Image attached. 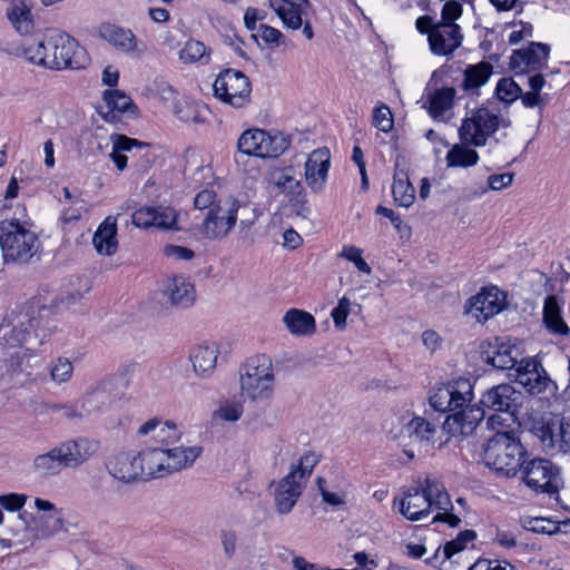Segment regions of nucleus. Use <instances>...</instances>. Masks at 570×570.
Returning a JSON list of instances; mask_svg holds the SVG:
<instances>
[{
  "mask_svg": "<svg viewBox=\"0 0 570 570\" xmlns=\"http://www.w3.org/2000/svg\"><path fill=\"white\" fill-rule=\"evenodd\" d=\"M455 144L446 154L448 167H471L479 161V154L466 146Z\"/></svg>",
  "mask_w": 570,
  "mask_h": 570,
  "instance_id": "obj_43",
  "label": "nucleus"
},
{
  "mask_svg": "<svg viewBox=\"0 0 570 570\" xmlns=\"http://www.w3.org/2000/svg\"><path fill=\"white\" fill-rule=\"evenodd\" d=\"M258 32L263 41L271 46H278L283 39V33L278 29L267 24H259Z\"/></svg>",
  "mask_w": 570,
  "mask_h": 570,
  "instance_id": "obj_63",
  "label": "nucleus"
},
{
  "mask_svg": "<svg viewBox=\"0 0 570 570\" xmlns=\"http://www.w3.org/2000/svg\"><path fill=\"white\" fill-rule=\"evenodd\" d=\"M362 253L363 250L356 246H344L338 254V257H343L348 262H352L360 272L370 275L372 273V268L362 257Z\"/></svg>",
  "mask_w": 570,
  "mask_h": 570,
  "instance_id": "obj_50",
  "label": "nucleus"
},
{
  "mask_svg": "<svg viewBox=\"0 0 570 570\" xmlns=\"http://www.w3.org/2000/svg\"><path fill=\"white\" fill-rule=\"evenodd\" d=\"M558 391L557 384L549 377L547 371L537 362V394L544 393V399L556 396Z\"/></svg>",
  "mask_w": 570,
  "mask_h": 570,
  "instance_id": "obj_51",
  "label": "nucleus"
},
{
  "mask_svg": "<svg viewBox=\"0 0 570 570\" xmlns=\"http://www.w3.org/2000/svg\"><path fill=\"white\" fill-rule=\"evenodd\" d=\"M105 105L98 108V114L108 122H117L120 114L135 108L129 96L120 90H107L104 94Z\"/></svg>",
  "mask_w": 570,
  "mask_h": 570,
  "instance_id": "obj_30",
  "label": "nucleus"
},
{
  "mask_svg": "<svg viewBox=\"0 0 570 570\" xmlns=\"http://www.w3.org/2000/svg\"><path fill=\"white\" fill-rule=\"evenodd\" d=\"M50 48L55 49L52 53L51 69L61 70L66 68L80 69L88 62L85 48L69 35L56 30L55 40L48 42Z\"/></svg>",
  "mask_w": 570,
  "mask_h": 570,
  "instance_id": "obj_14",
  "label": "nucleus"
},
{
  "mask_svg": "<svg viewBox=\"0 0 570 570\" xmlns=\"http://www.w3.org/2000/svg\"><path fill=\"white\" fill-rule=\"evenodd\" d=\"M73 373L72 363L66 357H57L50 365L51 380L57 384H63L70 381Z\"/></svg>",
  "mask_w": 570,
  "mask_h": 570,
  "instance_id": "obj_45",
  "label": "nucleus"
},
{
  "mask_svg": "<svg viewBox=\"0 0 570 570\" xmlns=\"http://www.w3.org/2000/svg\"><path fill=\"white\" fill-rule=\"evenodd\" d=\"M32 466L35 472L43 478L59 474L62 468H65V463L58 446H55L47 453L37 455Z\"/></svg>",
  "mask_w": 570,
  "mask_h": 570,
  "instance_id": "obj_40",
  "label": "nucleus"
},
{
  "mask_svg": "<svg viewBox=\"0 0 570 570\" xmlns=\"http://www.w3.org/2000/svg\"><path fill=\"white\" fill-rule=\"evenodd\" d=\"M33 531L41 539H49L61 531H68L63 511L40 513L33 519Z\"/></svg>",
  "mask_w": 570,
  "mask_h": 570,
  "instance_id": "obj_34",
  "label": "nucleus"
},
{
  "mask_svg": "<svg viewBox=\"0 0 570 570\" xmlns=\"http://www.w3.org/2000/svg\"><path fill=\"white\" fill-rule=\"evenodd\" d=\"M351 305L350 298L343 296L338 301L337 306L332 311L331 316L336 328L344 330L346 327V318L350 314Z\"/></svg>",
  "mask_w": 570,
  "mask_h": 570,
  "instance_id": "obj_56",
  "label": "nucleus"
},
{
  "mask_svg": "<svg viewBox=\"0 0 570 570\" xmlns=\"http://www.w3.org/2000/svg\"><path fill=\"white\" fill-rule=\"evenodd\" d=\"M534 62V42H530L525 50H515L511 57L513 67H530Z\"/></svg>",
  "mask_w": 570,
  "mask_h": 570,
  "instance_id": "obj_60",
  "label": "nucleus"
},
{
  "mask_svg": "<svg viewBox=\"0 0 570 570\" xmlns=\"http://www.w3.org/2000/svg\"><path fill=\"white\" fill-rule=\"evenodd\" d=\"M563 303V298L557 294H547L543 301L542 324L554 336H566L570 333L562 317Z\"/></svg>",
  "mask_w": 570,
  "mask_h": 570,
  "instance_id": "obj_24",
  "label": "nucleus"
},
{
  "mask_svg": "<svg viewBox=\"0 0 570 570\" xmlns=\"http://www.w3.org/2000/svg\"><path fill=\"white\" fill-rule=\"evenodd\" d=\"M206 53V46L197 40H188L179 52V59L185 63L200 60Z\"/></svg>",
  "mask_w": 570,
  "mask_h": 570,
  "instance_id": "obj_49",
  "label": "nucleus"
},
{
  "mask_svg": "<svg viewBox=\"0 0 570 570\" xmlns=\"http://www.w3.org/2000/svg\"><path fill=\"white\" fill-rule=\"evenodd\" d=\"M534 372V363L528 362L524 367L517 370L515 383L521 385L528 393L532 394L534 389L532 373Z\"/></svg>",
  "mask_w": 570,
  "mask_h": 570,
  "instance_id": "obj_58",
  "label": "nucleus"
},
{
  "mask_svg": "<svg viewBox=\"0 0 570 570\" xmlns=\"http://www.w3.org/2000/svg\"><path fill=\"white\" fill-rule=\"evenodd\" d=\"M163 252L165 256L176 261H190L195 257L194 250L178 245H166Z\"/></svg>",
  "mask_w": 570,
  "mask_h": 570,
  "instance_id": "obj_61",
  "label": "nucleus"
},
{
  "mask_svg": "<svg viewBox=\"0 0 570 570\" xmlns=\"http://www.w3.org/2000/svg\"><path fill=\"white\" fill-rule=\"evenodd\" d=\"M56 30H48L32 39H26L21 46L13 48L9 52L17 57H22L29 62L51 69L52 53L55 49L50 48V41L55 40Z\"/></svg>",
  "mask_w": 570,
  "mask_h": 570,
  "instance_id": "obj_20",
  "label": "nucleus"
},
{
  "mask_svg": "<svg viewBox=\"0 0 570 570\" xmlns=\"http://www.w3.org/2000/svg\"><path fill=\"white\" fill-rule=\"evenodd\" d=\"M499 125L498 115L488 108H479L472 111L470 117L463 119L459 128V137L464 144L475 147L484 146L488 138L498 130Z\"/></svg>",
  "mask_w": 570,
  "mask_h": 570,
  "instance_id": "obj_13",
  "label": "nucleus"
},
{
  "mask_svg": "<svg viewBox=\"0 0 570 570\" xmlns=\"http://www.w3.org/2000/svg\"><path fill=\"white\" fill-rule=\"evenodd\" d=\"M213 89L217 99L234 108H244L250 102V81L239 70L220 71L214 81Z\"/></svg>",
  "mask_w": 570,
  "mask_h": 570,
  "instance_id": "obj_8",
  "label": "nucleus"
},
{
  "mask_svg": "<svg viewBox=\"0 0 570 570\" xmlns=\"http://www.w3.org/2000/svg\"><path fill=\"white\" fill-rule=\"evenodd\" d=\"M485 411L483 407L470 405L466 403L461 409L452 411L443 422L442 432L448 434L445 441H440L439 446L445 444L451 436L469 435L478 424L484 419Z\"/></svg>",
  "mask_w": 570,
  "mask_h": 570,
  "instance_id": "obj_17",
  "label": "nucleus"
},
{
  "mask_svg": "<svg viewBox=\"0 0 570 570\" xmlns=\"http://www.w3.org/2000/svg\"><path fill=\"white\" fill-rule=\"evenodd\" d=\"M215 198H216L215 191L209 190V189H204L196 195V197L194 199V205L198 209H206V208L210 209L212 207H214L215 204H217V202H215Z\"/></svg>",
  "mask_w": 570,
  "mask_h": 570,
  "instance_id": "obj_64",
  "label": "nucleus"
},
{
  "mask_svg": "<svg viewBox=\"0 0 570 570\" xmlns=\"http://www.w3.org/2000/svg\"><path fill=\"white\" fill-rule=\"evenodd\" d=\"M476 538V533L473 530H464L459 535L448 541L443 548V554L445 559L452 558L455 553L465 549L469 542H472Z\"/></svg>",
  "mask_w": 570,
  "mask_h": 570,
  "instance_id": "obj_46",
  "label": "nucleus"
},
{
  "mask_svg": "<svg viewBox=\"0 0 570 570\" xmlns=\"http://www.w3.org/2000/svg\"><path fill=\"white\" fill-rule=\"evenodd\" d=\"M537 438L546 454L567 453L570 451V421L564 424L559 414L544 413L537 429Z\"/></svg>",
  "mask_w": 570,
  "mask_h": 570,
  "instance_id": "obj_11",
  "label": "nucleus"
},
{
  "mask_svg": "<svg viewBox=\"0 0 570 570\" xmlns=\"http://www.w3.org/2000/svg\"><path fill=\"white\" fill-rule=\"evenodd\" d=\"M439 432L436 424L423 416H414L402 426L397 439L401 445L428 449L435 445Z\"/></svg>",
  "mask_w": 570,
  "mask_h": 570,
  "instance_id": "obj_18",
  "label": "nucleus"
},
{
  "mask_svg": "<svg viewBox=\"0 0 570 570\" xmlns=\"http://www.w3.org/2000/svg\"><path fill=\"white\" fill-rule=\"evenodd\" d=\"M394 507L409 521L416 522L426 518L432 509L439 512L433 517V522H445L455 528L461 519L453 514L449 493L442 483L435 479L425 478L415 485L403 489L402 497L394 499Z\"/></svg>",
  "mask_w": 570,
  "mask_h": 570,
  "instance_id": "obj_1",
  "label": "nucleus"
},
{
  "mask_svg": "<svg viewBox=\"0 0 570 570\" xmlns=\"http://www.w3.org/2000/svg\"><path fill=\"white\" fill-rule=\"evenodd\" d=\"M101 36L114 47L124 51L131 52L137 49V40L135 35L128 30L117 26L107 24L101 28Z\"/></svg>",
  "mask_w": 570,
  "mask_h": 570,
  "instance_id": "obj_38",
  "label": "nucleus"
},
{
  "mask_svg": "<svg viewBox=\"0 0 570 570\" xmlns=\"http://www.w3.org/2000/svg\"><path fill=\"white\" fill-rule=\"evenodd\" d=\"M415 28L421 35L428 36L429 48L434 56L450 57L463 41L460 26L436 23L429 14L419 17Z\"/></svg>",
  "mask_w": 570,
  "mask_h": 570,
  "instance_id": "obj_7",
  "label": "nucleus"
},
{
  "mask_svg": "<svg viewBox=\"0 0 570 570\" xmlns=\"http://www.w3.org/2000/svg\"><path fill=\"white\" fill-rule=\"evenodd\" d=\"M522 92L518 82L511 78L501 79L495 88L497 97L504 102H512L519 98Z\"/></svg>",
  "mask_w": 570,
  "mask_h": 570,
  "instance_id": "obj_47",
  "label": "nucleus"
},
{
  "mask_svg": "<svg viewBox=\"0 0 570 570\" xmlns=\"http://www.w3.org/2000/svg\"><path fill=\"white\" fill-rule=\"evenodd\" d=\"M271 180L281 193L291 196L299 195L303 190L301 180L294 176L291 167L273 171Z\"/></svg>",
  "mask_w": 570,
  "mask_h": 570,
  "instance_id": "obj_42",
  "label": "nucleus"
},
{
  "mask_svg": "<svg viewBox=\"0 0 570 570\" xmlns=\"http://www.w3.org/2000/svg\"><path fill=\"white\" fill-rule=\"evenodd\" d=\"M243 411L244 410L240 402H225L218 407V410L215 411L214 415L223 421L235 422L239 420Z\"/></svg>",
  "mask_w": 570,
  "mask_h": 570,
  "instance_id": "obj_54",
  "label": "nucleus"
},
{
  "mask_svg": "<svg viewBox=\"0 0 570 570\" xmlns=\"http://www.w3.org/2000/svg\"><path fill=\"white\" fill-rule=\"evenodd\" d=\"M132 224L137 227H151L155 223V207H141L132 213Z\"/></svg>",
  "mask_w": 570,
  "mask_h": 570,
  "instance_id": "obj_57",
  "label": "nucleus"
},
{
  "mask_svg": "<svg viewBox=\"0 0 570 570\" xmlns=\"http://www.w3.org/2000/svg\"><path fill=\"white\" fill-rule=\"evenodd\" d=\"M372 124L383 132H390L393 129V115L387 105L382 104L374 108Z\"/></svg>",
  "mask_w": 570,
  "mask_h": 570,
  "instance_id": "obj_48",
  "label": "nucleus"
},
{
  "mask_svg": "<svg viewBox=\"0 0 570 570\" xmlns=\"http://www.w3.org/2000/svg\"><path fill=\"white\" fill-rule=\"evenodd\" d=\"M142 468V480L168 474L164 448L150 446L137 453Z\"/></svg>",
  "mask_w": 570,
  "mask_h": 570,
  "instance_id": "obj_29",
  "label": "nucleus"
},
{
  "mask_svg": "<svg viewBox=\"0 0 570 570\" xmlns=\"http://www.w3.org/2000/svg\"><path fill=\"white\" fill-rule=\"evenodd\" d=\"M82 420L104 412L112 402V395L106 382L90 387L80 399Z\"/></svg>",
  "mask_w": 570,
  "mask_h": 570,
  "instance_id": "obj_26",
  "label": "nucleus"
},
{
  "mask_svg": "<svg viewBox=\"0 0 570 570\" xmlns=\"http://www.w3.org/2000/svg\"><path fill=\"white\" fill-rule=\"evenodd\" d=\"M110 140L112 142V151L109 157L119 171H122L127 167L129 157L126 153H129L130 157L135 158L140 155L141 150H148L150 147L148 142L139 141L120 134H112Z\"/></svg>",
  "mask_w": 570,
  "mask_h": 570,
  "instance_id": "obj_25",
  "label": "nucleus"
},
{
  "mask_svg": "<svg viewBox=\"0 0 570 570\" xmlns=\"http://www.w3.org/2000/svg\"><path fill=\"white\" fill-rule=\"evenodd\" d=\"M522 392L518 391L511 384L504 383L491 387L483 393L480 404L483 409L498 412L492 414L487 424L490 429L509 428L510 423H518L520 434L534 433V420L522 412Z\"/></svg>",
  "mask_w": 570,
  "mask_h": 570,
  "instance_id": "obj_3",
  "label": "nucleus"
},
{
  "mask_svg": "<svg viewBox=\"0 0 570 570\" xmlns=\"http://www.w3.org/2000/svg\"><path fill=\"white\" fill-rule=\"evenodd\" d=\"M138 434L149 435L153 441L160 444L159 448H167L174 445L181 433L174 422L154 417L139 428Z\"/></svg>",
  "mask_w": 570,
  "mask_h": 570,
  "instance_id": "obj_27",
  "label": "nucleus"
},
{
  "mask_svg": "<svg viewBox=\"0 0 570 570\" xmlns=\"http://www.w3.org/2000/svg\"><path fill=\"white\" fill-rule=\"evenodd\" d=\"M514 350L494 338L488 343V347L483 350L482 357L485 363L498 370H510L515 366L517 357L513 355Z\"/></svg>",
  "mask_w": 570,
  "mask_h": 570,
  "instance_id": "obj_31",
  "label": "nucleus"
},
{
  "mask_svg": "<svg viewBox=\"0 0 570 570\" xmlns=\"http://www.w3.org/2000/svg\"><path fill=\"white\" fill-rule=\"evenodd\" d=\"M392 194L397 206L409 208L415 199V189L403 171L394 174Z\"/></svg>",
  "mask_w": 570,
  "mask_h": 570,
  "instance_id": "obj_41",
  "label": "nucleus"
},
{
  "mask_svg": "<svg viewBox=\"0 0 570 570\" xmlns=\"http://www.w3.org/2000/svg\"><path fill=\"white\" fill-rule=\"evenodd\" d=\"M492 73V65L480 62L469 66L464 71L463 88L465 90L478 89L485 85Z\"/></svg>",
  "mask_w": 570,
  "mask_h": 570,
  "instance_id": "obj_44",
  "label": "nucleus"
},
{
  "mask_svg": "<svg viewBox=\"0 0 570 570\" xmlns=\"http://www.w3.org/2000/svg\"><path fill=\"white\" fill-rule=\"evenodd\" d=\"M287 330L296 336L309 335L315 332V318L305 311L292 308L283 317Z\"/></svg>",
  "mask_w": 570,
  "mask_h": 570,
  "instance_id": "obj_37",
  "label": "nucleus"
},
{
  "mask_svg": "<svg viewBox=\"0 0 570 570\" xmlns=\"http://www.w3.org/2000/svg\"><path fill=\"white\" fill-rule=\"evenodd\" d=\"M242 394L250 401L272 397L275 385L273 361L265 354L249 357L239 368Z\"/></svg>",
  "mask_w": 570,
  "mask_h": 570,
  "instance_id": "obj_5",
  "label": "nucleus"
},
{
  "mask_svg": "<svg viewBox=\"0 0 570 570\" xmlns=\"http://www.w3.org/2000/svg\"><path fill=\"white\" fill-rule=\"evenodd\" d=\"M117 224L111 216L107 217L97 228L92 237V244L98 254L110 256L118 248Z\"/></svg>",
  "mask_w": 570,
  "mask_h": 570,
  "instance_id": "obj_33",
  "label": "nucleus"
},
{
  "mask_svg": "<svg viewBox=\"0 0 570 570\" xmlns=\"http://www.w3.org/2000/svg\"><path fill=\"white\" fill-rule=\"evenodd\" d=\"M288 147L289 141L284 135H271L263 129L245 130L237 141V148L242 154L262 158H276Z\"/></svg>",
  "mask_w": 570,
  "mask_h": 570,
  "instance_id": "obj_10",
  "label": "nucleus"
},
{
  "mask_svg": "<svg viewBox=\"0 0 570 570\" xmlns=\"http://www.w3.org/2000/svg\"><path fill=\"white\" fill-rule=\"evenodd\" d=\"M469 570H517L514 566L504 562L501 563L497 560L479 559L475 561Z\"/></svg>",
  "mask_w": 570,
  "mask_h": 570,
  "instance_id": "obj_62",
  "label": "nucleus"
},
{
  "mask_svg": "<svg viewBox=\"0 0 570 570\" xmlns=\"http://www.w3.org/2000/svg\"><path fill=\"white\" fill-rule=\"evenodd\" d=\"M330 151L326 148L312 151L305 164V179L311 189L315 193L324 188L328 168Z\"/></svg>",
  "mask_w": 570,
  "mask_h": 570,
  "instance_id": "obj_23",
  "label": "nucleus"
},
{
  "mask_svg": "<svg viewBox=\"0 0 570 570\" xmlns=\"http://www.w3.org/2000/svg\"><path fill=\"white\" fill-rule=\"evenodd\" d=\"M472 396L473 393L470 381L461 379L452 384L441 385L434 389L429 401L435 411L452 412L470 403Z\"/></svg>",
  "mask_w": 570,
  "mask_h": 570,
  "instance_id": "obj_15",
  "label": "nucleus"
},
{
  "mask_svg": "<svg viewBox=\"0 0 570 570\" xmlns=\"http://www.w3.org/2000/svg\"><path fill=\"white\" fill-rule=\"evenodd\" d=\"M10 6L7 8L8 19L19 33H29L33 28L30 8L23 0H10Z\"/></svg>",
  "mask_w": 570,
  "mask_h": 570,
  "instance_id": "obj_39",
  "label": "nucleus"
},
{
  "mask_svg": "<svg viewBox=\"0 0 570 570\" xmlns=\"http://www.w3.org/2000/svg\"><path fill=\"white\" fill-rule=\"evenodd\" d=\"M527 455L520 440H515L510 432L498 431L484 448L483 462L495 473L505 476H513L520 471L524 484L534 489V479L531 476L534 459L528 460Z\"/></svg>",
  "mask_w": 570,
  "mask_h": 570,
  "instance_id": "obj_2",
  "label": "nucleus"
},
{
  "mask_svg": "<svg viewBox=\"0 0 570 570\" xmlns=\"http://www.w3.org/2000/svg\"><path fill=\"white\" fill-rule=\"evenodd\" d=\"M164 294L169 298L171 305L177 307H188L195 301L194 286L184 277L173 278Z\"/></svg>",
  "mask_w": 570,
  "mask_h": 570,
  "instance_id": "obj_36",
  "label": "nucleus"
},
{
  "mask_svg": "<svg viewBox=\"0 0 570 570\" xmlns=\"http://www.w3.org/2000/svg\"><path fill=\"white\" fill-rule=\"evenodd\" d=\"M238 209L239 203L236 198L218 199L199 228L202 236L209 240L225 238L237 222Z\"/></svg>",
  "mask_w": 570,
  "mask_h": 570,
  "instance_id": "obj_9",
  "label": "nucleus"
},
{
  "mask_svg": "<svg viewBox=\"0 0 570 570\" xmlns=\"http://www.w3.org/2000/svg\"><path fill=\"white\" fill-rule=\"evenodd\" d=\"M507 295L498 287L483 288L466 303V313L478 323H485L505 308Z\"/></svg>",
  "mask_w": 570,
  "mask_h": 570,
  "instance_id": "obj_16",
  "label": "nucleus"
},
{
  "mask_svg": "<svg viewBox=\"0 0 570 570\" xmlns=\"http://www.w3.org/2000/svg\"><path fill=\"white\" fill-rule=\"evenodd\" d=\"M0 246L6 262L26 263L38 252V239L18 220H3L0 223Z\"/></svg>",
  "mask_w": 570,
  "mask_h": 570,
  "instance_id": "obj_6",
  "label": "nucleus"
},
{
  "mask_svg": "<svg viewBox=\"0 0 570 570\" xmlns=\"http://www.w3.org/2000/svg\"><path fill=\"white\" fill-rule=\"evenodd\" d=\"M65 468H78L88 461L99 449V443L96 440L79 436L57 445Z\"/></svg>",
  "mask_w": 570,
  "mask_h": 570,
  "instance_id": "obj_22",
  "label": "nucleus"
},
{
  "mask_svg": "<svg viewBox=\"0 0 570 570\" xmlns=\"http://www.w3.org/2000/svg\"><path fill=\"white\" fill-rule=\"evenodd\" d=\"M218 356L216 345H199L193 350L190 361L195 373L200 377L208 376L215 368Z\"/></svg>",
  "mask_w": 570,
  "mask_h": 570,
  "instance_id": "obj_35",
  "label": "nucleus"
},
{
  "mask_svg": "<svg viewBox=\"0 0 570 570\" xmlns=\"http://www.w3.org/2000/svg\"><path fill=\"white\" fill-rule=\"evenodd\" d=\"M219 540L224 557L228 560L233 559L236 554L238 541L236 531L229 529L220 530Z\"/></svg>",
  "mask_w": 570,
  "mask_h": 570,
  "instance_id": "obj_55",
  "label": "nucleus"
},
{
  "mask_svg": "<svg viewBox=\"0 0 570 570\" xmlns=\"http://www.w3.org/2000/svg\"><path fill=\"white\" fill-rule=\"evenodd\" d=\"M155 227L163 229H178V227H176V212L170 207L155 208Z\"/></svg>",
  "mask_w": 570,
  "mask_h": 570,
  "instance_id": "obj_52",
  "label": "nucleus"
},
{
  "mask_svg": "<svg viewBox=\"0 0 570 570\" xmlns=\"http://www.w3.org/2000/svg\"><path fill=\"white\" fill-rule=\"evenodd\" d=\"M560 468L549 460L537 459V505L561 507L559 492L563 488Z\"/></svg>",
  "mask_w": 570,
  "mask_h": 570,
  "instance_id": "obj_12",
  "label": "nucleus"
},
{
  "mask_svg": "<svg viewBox=\"0 0 570 570\" xmlns=\"http://www.w3.org/2000/svg\"><path fill=\"white\" fill-rule=\"evenodd\" d=\"M462 4L456 0H448L442 7L441 20L436 23L459 26L455 21L462 16Z\"/></svg>",
  "mask_w": 570,
  "mask_h": 570,
  "instance_id": "obj_53",
  "label": "nucleus"
},
{
  "mask_svg": "<svg viewBox=\"0 0 570 570\" xmlns=\"http://www.w3.org/2000/svg\"><path fill=\"white\" fill-rule=\"evenodd\" d=\"M137 453L124 451L111 458L107 464L110 476L122 484H134L142 480V468Z\"/></svg>",
  "mask_w": 570,
  "mask_h": 570,
  "instance_id": "obj_21",
  "label": "nucleus"
},
{
  "mask_svg": "<svg viewBox=\"0 0 570 570\" xmlns=\"http://www.w3.org/2000/svg\"><path fill=\"white\" fill-rule=\"evenodd\" d=\"M166 452V466L168 473L180 471L189 468L199 458L203 448L198 445L191 446H167L164 448Z\"/></svg>",
  "mask_w": 570,
  "mask_h": 570,
  "instance_id": "obj_32",
  "label": "nucleus"
},
{
  "mask_svg": "<svg viewBox=\"0 0 570 570\" xmlns=\"http://www.w3.org/2000/svg\"><path fill=\"white\" fill-rule=\"evenodd\" d=\"M27 499L28 497L26 494L9 493L0 495V504L3 509L14 512L23 508Z\"/></svg>",
  "mask_w": 570,
  "mask_h": 570,
  "instance_id": "obj_59",
  "label": "nucleus"
},
{
  "mask_svg": "<svg viewBox=\"0 0 570 570\" xmlns=\"http://www.w3.org/2000/svg\"><path fill=\"white\" fill-rule=\"evenodd\" d=\"M455 95L456 91L452 87L435 89L425 101L429 115L438 121L449 118L448 115L453 109Z\"/></svg>",
  "mask_w": 570,
  "mask_h": 570,
  "instance_id": "obj_28",
  "label": "nucleus"
},
{
  "mask_svg": "<svg viewBox=\"0 0 570 570\" xmlns=\"http://www.w3.org/2000/svg\"><path fill=\"white\" fill-rule=\"evenodd\" d=\"M318 461L320 455L316 452L306 451L296 464H292L289 472L276 483L274 503L279 514H287L293 510Z\"/></svg>",
  "mask_w": 570,
  "mask_h": 570,
  "instance_id": "obj_4",
  "label": "nucleus"
},
{
  "mask_svg": "<svg viewBox=\"0 0 570 570\" xmlns=\"http://www.w3.org/2000/svg\"><path fill=\"white\" fill-rule=\"evenodd\" d=\"M269 7L282 20L283 26L291 30L303 27V35L307 40L313 39L314 31L308 21L303 20L309 7L308 0H269Z\"/></svg>",
  "mask_w": 570,
  "mask_h": 570,
  "instance_id": "obj_19",
  "label": "nucleus"
}]
</instances>
